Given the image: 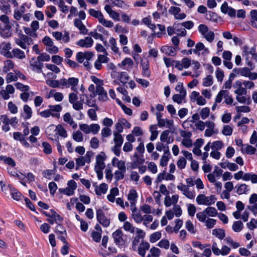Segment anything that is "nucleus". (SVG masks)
<instances>
[{
	"instance_id": "nucleus-64",
	"label": "nucleus",
	"mask_w": 257,
	"mask_h": 257,
	"mask_svg": "<svg viewBox=\"0 0 257 257\" xmlns=\"http://www.w3.org/2000/svg\"><path fill=\"white\" fill-rule=\"evenodd\" d=\"M246 226L250 230L254 229L257 227V220L252 218L249 222L247 223Z\"/></svg>"
},
{
	"instance_id": "nucleus-55",
	"label": "nucleus",
	"mask_w": 257,
	"mask_h": 257,
	"mask_svg": "<svg viewBox=\"0 0 257 257\" xmlns=\"http://www.w3.org/2000/svg\"><path fill=\"white\" fill-rule=\"evenodd\" d=\"M129 79V76L126 72H121L119 76L120 81L123 84L126 83Z\"/></svg>"
},
{
	"instance_id": "nucleus-26",
	"label": "nucleus",
	"mask_w": 257,
	"mask_h": 257,
	"mask_svg": "<svg viewBox=\"0 0 257 257\" xmlns=\"http://www.w3.org/2000/svg\"><path fill=\"white\" fill-rule=\"evenodd\" d=\"M235 188H237L236 193L238 195L246 194L249 190L247 185H246L245 184H242L240 185L238 187H237V186H236Z\"/></svg>"
},
{
	"instance_id": "nucleus-21",
	"label": "nucleus",
	"mask_w": 257,
	"mask_h": 257,
	"mask_svg": "<svg viewBox=\"0 0 257 257\" xmlns=\"http://www.w3.org/2000/svg\"><path fill=\"white\" fill-rule=\"evenodd\" d=\"M63 119H64V121L68 123L70 125H72V126L73 128L75 129L77 127V125L74 121L70 113H69V112L66 113L63 115Z\"/></svg>"
},
{
	"instance_id": "nucleus-46",
	"label": "nucleus",
	"mask_w": 257,
	"mask_h": 257,
	"mask_svg": "<svg viewBox=\"0 0 257 257\" xmlns=\"http://www.w3.org/2000/svg\"><path fill=\"white\" fill-rule=\"evenodd\" d=\"M187 206L188 214L191 217L194 216L196 211L195 206L192 204H188Z\"/></svg>"
},
{
	"instance_id": "nucleus-36",
	"label": "nucleus",
	"mask_w": 257,
	"mask_h": 257,
	"mask_svg": "<svg viewBox=\"0 0 257 257\" xmlns=\"http://www.w3.org/2000/svg\"><path fill=\"white\" fill-rule=\"evenodd\" d=\"M243 223L241 221H236L233 222L232 229L235 232H239L243 228Z\"/></svg>"
},
{
	"instance_id": "nucleus-24",
	"label": "nucleus",
	"mask_w": 257,
	"mask_h": 257,
	"mask_svg": "<svg viewBox=\"0 0 257 257\" xmlns=\"http://www.w3.org/2000/svg\"><path fill=\"white\" fill-rule=\"evenodd\" d=\"M212 234L220 239H223L225 236L224 230L221 228L213 229L212 230Z\"/></svg>"
},
{
	"instance_id": "nucleus-22",
	"label": "nucleus",
	"mask_w": 257,
	"mask_h": 257,
	"mask_svg": "<svg viewBox=\"0 0 257 257\" xmlns=\"http://www.w3.org/2000/svg\"><path fill=\"white\" fill-rule=\"evenodd\" d=\"M243 180L247 181L250 180L253 184L257 183V175L253 173H246L243 175Z\"/></svg>"
},
{
	"instance_id": "nucleus-37",
	"label": "nucleus",
	"mask_w": 257,
	"mask_h": 257,
	"mask_svg": "<svg viewBox=\"0 0 257 257\" xmlns=\"http://www.w3.org/2000/svg\"><path fill=\"white\" fill-rule=\"evenodd\" d=\"M186 95L182 94H176L172 97L173 100L178 104H181L183 100L185 99Z\"/></svg>"
},
{
	"instance_id": "nucleus-4",
	"label": "nucleus",
	"mask_w": 257,
	"mask_h": 257,
	"mask_svg": "<svg viewBox=\"0 0 257 257\" xmlns=\"http://www.w3.org/2000/svg\"><path fill=\"white\" fill-rule=\"evenodd\" d=\"M52 130H54L55 131H56V134H58L61 137L66 138L67 136V131L61 124H59L56 127L54 124L48 126L46 129V133L49 136L51 135V134L49 133Z\"/></svg>"
},
{
	"instance_id": "nucleus-23",
	"label": "nucleus",
	"mask_w": 257,
	"mask_h": 257,
	"mask_svg": "<svg viewBox=\"0 0 257 257\" xmlns=\"http://www.w3.org/2000/svg\"><path fill=\"white\" fill-rule=\"evenodd\" d=\"M39 115H41L43 117L48 118L50 116H52L54 117H56L59 118L60 117V113H50L49 109H46L44 111H42L39 113Z\"/></svg>"
},
{
	"instance_id": "nucleus-63",
	"label": "nucleus",
	"mask_w": 257,
	"mask_h": 257,
	"mask_svg": "<svg viewBox=\"0 0 257 257\" xmlns=\"http://www.w3.org/2000/svg\"><path fill=\"white\" fill-rule=\"evenodd\" d=\"M203 36L209 42H212L214 39L215 35L213 32L208 31Z\"/></svg>"
},
{
	"instance_id": "nucleus-40",
	"label": "nucleus",
	"mask_w": 257,
	"mask_h": 257,
	"mask_svg": "<svg viewBox=\"0 0 257 257\" xmlns=\"http://www.w3.org/2000/svg\"><path fill=\"white\" fill-rule=\"evenodd\" d=\"M14 64L11 60H8L5 62V65L4 67L3 71L5 73H7L10 69L13 68Z\"/></svg>"
},
{
	"instance_id": "nucleus-42",
	"label": "nucleus",
	"mask_w": 257,
	"mask_h": 257,
	"mask_svg": "<svg viewBox=\"0 0 257 257\" xmlns=\"http://www.w3.org/2000/svg\"><path fill=\"white\" fill-rule=\"evenodd\" d=\"M109 42L111 45V50L113 51L115 53H118L119 50L118 48L116 47V42L115 39L113 37H111Z\"/></svg>"
},
{
	"instance_id": "nucleus-47",
	"label": "nucleus",
	"mask_w": 257,
	"mask_h": 257,
	"mask_svg": "<svg viewBox=\"0 0 257 257\" xmlns=\"http://www.w3.org/2000/svg\"><path fill=\"white\" fill-rule=\"evenodd\" d=\"M15 86L17 89L24 92L28 91L30 89V87L28 85H24L20 82L16 83Z\"/></svg>"
},
{
	"instance_id": "nucleus-57",
	"label": "nucleus",
	"mask_w": 257,
	"mask_h": 257,
	"mask_svg": "<svg viewBox=\"0 0 257 257\" xmlns=\"http://www.w3.org/2000/svg\"><path fill=\"white\" fill-rule=\"evenodd\" d=\"M37 58L41 62L42 61H49L50 60V56L47 53H44L40 54Z\"/></svg>"
},
{
	"instance_id": "nucleus-29",
	"label": "nucleus",
	"mask_w": 257,
	"mask_h": 257,
	"mask_svg": "<svg viewBox=\"0 0 257 257\" xmlns=\"http://www.w3.org/2000/svg\"><path fill=\"white\" fill-rule=\"evenodd\" d=\"M0 160H3L5 164L10 165V167H15L16 165L15 161L11 157L0 156Z\"/></svg>"
},
{
	"instance_id": "nucleus-25",
	"label": "nucleus",
	"mask_w": 257,
	"mask_h": 257,
	"mask_svg": "<svg viewBox=\"0 0 257 257\" xmlns=\"http://www.w3.org/2000/svg\"><path fill=\"white\" fill-rule=\"evenodd\" d=\"M113 141L115 145L121 146L123 142V138L121 134L118 133L113 132Z\"/></svg>"
},
{
	"instance_id": "nucleus-60",
	"label": "nucleus",
	"mask_w": 257,
	"mask_h": 257,
	"mask_svg": "<svg viewBox=\"0 0 257 257\" xmlns=\"http://www.w3.org/2000/svg\"><path fill=\"white\" fill-rule=\"evenodd\" d=\"M42 146L44 148V152L46 154H50L52 153V148L50 145L46 142L42 143Z\"/></svg>"
},
{
	"instance_id": "nucleus-52",
	"label": "nucleus",
	"mask_w": 257,
	"mask_h": 257,
	"mask_svg": "<svg viewBox=\"0 0 257 257\" xmlns=\"http://www.w3.org/2000/svg\"><path fill=\"white\" fill-rule=\"evenodd\" d=\"M85 163L83 156L77 158L76 159V170H78L80 167L84 166Z\"/></svg>"
},
{
	"instance_id": "nucleus-7",
	"label": "nucleus",
	"mask_w": 257,
	"mask_h": 257,
	"mask_svg": "<svg viewBox=\"0 0 257 257\" xmlns=\"http://www.w3.org/2000/svg\"><path fill=\"white\" fill-rule=\"evenodd\" d=\"M137 232L138 234L135 237L132 243V248L134 251L137 250L138 245L141 241L143 240L145 235V233L140 229L137 228Z\"/></svg>"
},
{
	"instance_id": "nucleus-62",
	"label": "nucleus",
	"mask_w": 257,
	"mask_h": 257,
	"mask_svg": "<svg viewBox=\"0 0 257 257\" xmlns=\"http://www.w3.org/2000/svg\"><path fill=\"white\" fill-rule=\"evenodd\" d=\"M158 246L165 249H168L170 246L169 241L167 239H162L159 243Z\"/></svg>"
},
{
	"instance_id": "nucleus-2",
	"label": "nucleus",
	"mask_w": 257,
	"mask_h": 257,
	"mask_svg": "<svg viewBox=\"0 0 257 257\" xmlns=\"http://www.w3.org/2000/svg\"><path fill=\"white\" fill-rule=\"evenodd\" d=\"M216 200L214 195L205 196L203 194H199L196 197V202L199 205H210L213 204Z\"/></svg>"
},
{
	"instance_id": "nucleus-32",
	"label": "nucleus",
	"mask_w": 257,
	"mask_h": 257,
	"mask_svg": "<svg viewBox=\"0 0 257 257\" xmlns=\"http://www.w3.org/2000/svg\"><path fill=\"white\" fill-rule=\"evenodd\" d=\"M107 189V185L105 183H102L99 185V188L96 189L95 191L97 195H100L101 194H105Z\"/></svg>"
},
{
	"instance_id": "nucleus-17",
	"label": "nucleus",
	"mask_w": 257,
	"mask_h": 257,
	"mask_svg": "<svg viewBox=\"0 0 257 257\" xmlns=\"http://www.w3.org/2000/svg\"><path fill=\"white\" fill-rule=\"evenodd\" d=\"M150 246V244L148 242L142 241L137 249L138 253L142 257H145L146 250L149 249Z\"/></svg>"
},
{
	"instance_id": "nucleus-14",
	"label": "nucleus",
	"mask_w": 257,
	"mask_h": 257,
	"mask_svg": "<svg viewBox=\"0 0 257 257\" xmlns=\"http://www.w3.org/2000/svg\"><path fill=\"white\" fill-rule=\"evenodd\" d=\"M74 25L79 30L80 34L86 35L88 33V29L80 19H76L74 20Z\"/></svg>"
},
{
	"instance_id": "nucleus-9",
	"label": "nucleus",
	"mask_w": 257,
	"mask_h": 257,
	"mask_svg": "<svg viewBox=\"0 0 257 257\" xmlns=\"http://www.w3.org/2000/svg\"><path fill=\"white\" fill-rule=\"evenodd\" d=\"M93 56V53L90 52H79L76 54V58L79 63H81L84 62L85 59L86 60H90Z\"/></svg>"
},
{
	"instance_id": "nucleus-11",
	"label": "nucleus",
	"mask_w": 257,
	"mask_h": 257,
	"mask_svg": "<svg viewBox=\"0 0 257 257\" xmlns=\"http://www.w3.org/2000/svg\"><path fill=\"white\" fill-rule=\"evenodd\" d=\"M106 158L105 154L103 152H101L96 157V165L95 167L100 168V169H104L105 165L104 161Z\"/></svg>"
},
{
	"instance_id": "nucleus-28",
	"label": "nucleus",
	"mask_w": 257,
	"mask_h": 257,
	"mask_svg": "<svg viewBox=\"0 0 257 257\" xmlns=\"http://www.w3.org/2000/svg\"><path fill=\"white\" fill-rule=\"evenodd\" d=\"M89 14L91 16L98 19L99 22V20H101L103 17V14L100 11H96L93 9H90L89 10Z\"/></svg>"
},
{
	"instance_id": "nucleus-8",
	"label": "nucleus",
	"mask_w": 257,
	"mask_h": 257,
	"mask_svg": "<svg viewBox=\"0 0 257 257\" xmlns=\"http://www.w3.org/2000/svg\"><path fill=\"white\" fill-rule=\"evenodd\" d=\"M30 66L33 71L36 72L38 73H42V67H43V63L37 60H36L35 57L31 59L30 61Z\"/></svg>"
},
{
	"instance_id": "nucleus-35",
	"label": "nucleus",
	"mask_w": 257,
	"mask_h": 257,
	"mask_svg": "<svg viewBox=\"0 0 257 257\" xmlns=\"http://www.w3.org/2000/svg\"><path fill=\"white\" fill-rule=\"evenodd\" d=\"M205 212L210 217H215L218 214L217 210L213 207H208L205 209Z\"/></svg>"
},
{
	"instance_id": "nucleus-59",
	"label": "nucleus",
	"mask_w": 257,
	"mask_h": 257,
	"mask_svg": "<svg viewBox=\"0 0 257 257\" xmlns=\"http://www.w3.org/2000/svg\"><path fill=\"white\" fill-rule=\"evenodd\" d=\"M187 161L184 157L180 158L177 161V165L178 167L180 169L185 168Z\"/></svg>"
},
{
	"instance_id": "nucleus-45",
	"label": "nucleus",
	"mask_w": 257,
	"mask_h": 257,
	"mask_svg": "<svg viewBox=\"0 0 257 257\" xmlns=\"http://www.w3.org/2000/svg\"><path fill=\"white\" fill-rule=\"evenodd\" d=\"M204 223L208 228L210 229L214 227L216 224V220L213 218H208Z\"/></svg>"
},
{
	"instance_id": "nucleus-10",
	"label": "nucleus",
	"mask_w": 257,
	"mask_h": 257,
	"mask_svg": "<svg viewBox=\"0 0 257 257\" xmlns=\"http://www.w3.org/2000/svg\"><path fill=\"white\" fill-rule=\"evenodd\" d=\"M0 118L4 124H11L15 127L18 123V119L16 117H12L9 118L7 114H3L0 116Z\"/></svg>"
},
{
	"instance_id": "nucleus-44",
	"label": "nucleus",
	"mask_w": 257,
	"mask_h": 257,
	"mask_svg": "<svg viewBox=\"0 0 257 257\" xmlns=\"http://www.w3.org/2000/svg\"><path fill=\"white\" fill-rule=\"evenodd\" d=\"M223 143L220 141H216L213 142L211 146V148L213 150H220L223 147Z\"/></svg>"
},
{
	"instance_id": "nucleus-38",
	"label": "nucleus",
	"mask_w": 257,
	"mask_h": 257,
	"mask_svg": "<svg viewBox=\"0 0 257 257\" xmlns=\"http://www.w3.org/2000/svg\"><path fill=\"white\" fill-rule=\"evenodd\" d=\"M213 84V77L209 75L203 79V85L205 87L211 86Z\"/></svg>"
},
{
	"instance_id": "nucleus-16",
	"label": "nucleus",
	"mask_w": 257,
	"mask_h": 257,
	"mask_svg": "<svg viewBox=\"0 0 257 257\" xmlns=\"http://www.w3.org/2000/svg\"><path fill=\"white\" fill-rule=\"evenodd\" d=\"M8 187L9 188L12 198L16 200H20L22 197V194L12 185H9Z\"/></svg>"
},
{
	"instance_id": "nucleus-31",
	"label": "nucleus",
	"mask_w": 257,
	"mask_h": 257,
	"mask_svg": "<svg viewBox=\"0 0 257 257\" xmlns=\"http://www.w3.org/2000/svg\"><path fill=\"white\" fill-rule=\"evenodd\" d=\"M47 85L53 88L61 87L60 79L59 80L48 79L46 81Z\"/></svg>"
},
{
	"instance_id": "nucleus-39",
	"label": "nucleus",
	"mask_w": 257,
	"mask_h": 257,
	"mask_svg": "<svg viewBox=\"0 0 257 257\" xmlns=\"http://www.w3.org/2000/svg\"><path fill=\"white\" fill-rule=\"evenodd\" d=\"M14 56L19 59H23L25 58L24 52L19 49H14L13 50Z\"/></svg>"
},
{
	"instance_id": "nucleus-30",
	"label": "nucleus",
	"mask_w": 257,
	"mask_h": 257,
	"mask_svg": "<svg viewBox=\"0 0 257 257\" xmlns=\"http://www.w3.org/2000/svg\"><path fill=\"white\" fill-rule=\"evenodd\" d=\"M24 113L26 115L24 116V119L27 120L30 119L32 116V110L31 108L27 104H25L23 107Z\"/></svg>"
},
{
	"instance_id": "nucleus-49",
	"label": "nucleus",
	"mask_w": 257,
	"mask_h": 257,
	"mask_svg": "<svg viewBox=\"0 0 257 257\" xmlns=\"http://www.w3.org/2000/svg\"><path fill=\"white\" fill-rule=\"evenodd\" d=\"M18 80L17 74L15 75L12 72L8 73L6 77V81L8 83L12 81H16Z\"/></svg>"
},
{
	"instance_id": "nucleus-15",
	"label": "nucleus",
	"mask_w": 257,
	"mask_h": 257,
	"mask_svg": "<svg viewBox=\"0 0 257 257\" xmlns=\"http://www.w3.org/2000/svg\"><path fill=\"white\" fill-rule=\"evenodd\" d=\"M97 94L99 95V100L105 101L107 99V92L105 91L104 88L101 85H97L96 87Z\"/></svg>"
},
{
	"instance_id": "nucleus-51",
	"label": "nucleus",
	"mask_w": 257,
	"mask_h": 257,
	"mask_svg": "<svg viewBox=\"0 0 257 257\" xmlns=\"http://www.w3.org/2000/svg\"><path fill=\"white\" fill-rule=\"evenodd\" d=\"M100 127L98 124L93 123L90 125V133L93 135H96L99 131Z\"/></svg>"
},
{
	"instance_id": "nucleus-5",
	"label": "nucleus",
	"mask_w": 257,
	"mask_h": 257,
	"mask_svg": "<svg viewBox=\"0 0 257 257\" xmlns=\"http://www.w3.org/2000/svg\"><path fill=\"white\" fill-rule=\"evenodd\" d=\"M112 237L115 243L119 246L125 243V239L123 238V233L121 229H118L112 233Z\"/></svg>"
},
{
	"instance_id": "nucleus-20",
	"label": "nucleus",
	"mask_w": 257,
	"mask_h": 257,
	"mask_svg": "<svg viewBox=\"0 0 257 257\" xmlns=\"http://www.w3.org/2000/svg\"><path fill=\"white\" fill-rule=\"evenodd\" d=\"M137 197L138 195L136 191L135 190H131L128 194L127 199L130 201L132 207L135 205Z\"/></svg>"
},
{
	"instance_id": "nucleus-1",
	"label": "nucleus",
	"mask_w": 257,
	"mask_h": 257,
	"mask_svg": "<svg viewBox=\"0 0 257 257\" xmlns=\"http://www.w3.org/2000/svg\"><path fill=\"white\" fill-rule=\"evenodd\" d=\"M79 83V79L75 77H69L67 78H62L60 79V84L62 88H71V90L75 92H78L77 86Z\"/></svg>"
},
{
	"instance_id": "nucleus-43",
	"label": "nucleus",
	"mask_w": 257,
	"mask_h": 257,
	"mask_svg": "<svg viewBox=\"0 0 257 257\" xmlns=\"http://www.w3.org/2000/svg\"><path fill=\"white\" fill-rule=\"evenodd\" d=\"M162 236L161 233L159 231L155 232L152 234L150 236V241L151 242H155L161 238Z\"/></svg>"
},
{
	"instance_id": "nucleus-41",
	"label": "nucleus",
	"mask_w": 257,
	"mask_h": 257,
	"mask_svg": "<svg viewBox=\"0 0 257 257\" xmlns=\"http://www.w3.org/2000/svg\"><path fill=\"white\" fill-rule=\"evenodd\" d=\"M207 213L205 212V209L199 212L196 214V217L198 220L201 222H204L206 220Z\"/></svg>"
},
{
	"instance_id": "nucleus-27",
	"label": "nucleus",
	"mask_w": 257,
	"mask_h": 257,
	"mask_svg": "<svg viewBox=\"0 0 257 257\" xmlns=\"http://www.w3.org/2000/svg\"><path fill=\"white\" fill-rule=\"evenodd\" d=\"M51 218H53L55 220V222L56 223H62L63 220V218L62 216L57 213L53 209L51 210Z\"/></svg>"
},
{
	"instance_id": "nucleus-58",
	"label": "nucleus",
	"mask_w": 257,
	"mask_h": 257,
	"mask_svg": "<svg viewBox=\"0 0 257 257\" xmlns=\"http://www.w3.org/2000/svg\"><path fill=\"white\" fill-rule=\"evenodd\" d=\"M216 77L219 82H222L224 78V72L220 68H217L215 71Z\"/></svg>"
},
{
	"instance_id": "nucleus-6",
	"label": "nucleus",
	"mask_w": 257,
	"mask_h": 257,
	"mask_svg": "<svg viewBox=\"0 0 257 257\" xmlns=\"http://www.w3.org/2000/svg\"><path fill=\"white\" fill-rule=\"evenodd\" d=\"M96 218L97 221L104 227L109 225L110 220L106 217L102 209H98L96 210Z\"/></svg>"
},
{
	"instance_id": "nucleus-3",
	"label": "nucleus",
	"mask_w": 257,
	"mask_h": 257,
	"mask_svg": "<svg viewBox=\"0 0 257 257\" xmlns=\"http://www.w3.org/2000/svg\"><path fill=\"white\" fill-rule=\"evenodd\" d=\"M223 98L226 104L230 105L233 103V98L229 95L227 90H222L219 92L215 98L216 102H221Z\"/></svg>"
},
{
	"instance_id": "nucleus-19",
	"label": "nucleus",
	"mask_w": 257,
	"mask_h": 257,
	"mask_svg": "<svg viewBox=\"0 0 257 257\" xmlns=\"http://www.w3.org/2000/svg\"><path fill=\"white\" fill-rule=\"evenodd\" d=\"M194 26V23L191 21H186L181 24H176L175 23V28L176 29V31L177 32L179 31V27H184L185 28L189 30L193 28Z\"/></svg>"
},
{
	"instance_id": "nucleus-34",
	"label": "nucleus",
	"mask_w": 257,
	"mask_h": 257,
	"mask_svg": "<svg viewBox=\"0 0 257 257\" xmlns=\"http://www.w3.org/2000/svg\"><path fill=\"white\" fill-rule=\"evenodd\" d=\"M132 216L134 220L138 223L142 222L143 220V216L140 212H136V209L132 211Z\"/></svg>"
},
{
	"instance_id": "nucleus-12",
	"label": "nucleus",
	"mask_w": 257,
	"mask_h": 257,
	"mask_svg": "<svg viewBox=\"0 0 257 257\" xmlns=\"http://www.w3.org/2000/svg\"><path fill=\"white\" fill-rule=\"evenodd\" d=\"M93 40L90 37H86L84 39H80L76 44L81 47L90 48L93 45Z\"/></svg>"
},
{
	"instance_id": "nucleus-53",
	"label": "nucleus",
	"mask_w": 257,
	"mask_h": 257,
	"mask_svg": "<svg viewBox=\"0 0 257 257\" xmlns=\"http://www.w3.org/2000/svg\"><path fill=\"white\" fill-rule=\"evenodd\" d=\"M73 139L77 142H82L83 139L82 133L79 131H77L76 133L73 134Z\"/></svg>"
},
{
	"instance_id": "nucleus-56",
	"label": "nucleus",
	"mask_w": 257,
	"mask_h": 257,
	"mask_svg": "<svg viewBox=\"0 0 257 257\" xmlns=\"http://www.w3.org/2000/svg\"><path fill=\"white\" fill-rule=\"evenodd\" d=\"M126 172L116 170L114 172V178L116 181L122 180L124 178V173Z\"/></svg>"
},
{
	"instance_id": "nucleus-61",
	"label": "nucleus",
	"mask_w": 257,
	"mask_h": 257,
	"mask_svg": "<svg viewBox=\"0 0 257 257\" xmlns=\"http://www.w3.org/2000/svg\"><path fill=\"white\" fill-rule=\"evenodd\" d=\"M210 109L208 107H204L200 111V115L203 119L206 118L209 115Z\"/></svg>"
},
{
	"instance_id": "nucleus-48",
	"label": "nucleus",
	"mask_w": 257,
	"mask_h": 257,
	"mask_svg": "<svg viewBox=\"0 0 257 257\" xmlns=\"http://www.w3.org/2000/svg\"><path fill=\"white\" fill-rule=\"evenodd\" d=\"M123 228L126 231H130L131 233H134L135 232V227L128 221H125L124 223Z\"/></svg>"
},
{
	"instance_id": "nucleus-18",
	"label": "nucleus",
	"mask_w": 257,
	"mask_h": 257,
	"mask_svg": "<svg viewBox=\"0 0 257 257\" xmlns=\"http://www.w3.org/2000/svg\"><path fill=\"white\" fill-rule=\"evenodd\" d=\"M162 53L171 56H174L176 54L175 48L172 46H163L161 49Z\"/></svg>"
},
{
	"instance_id": "nucleus-13",
	"label": "nucleus",
	"mask_w": 257,
	"mask_h": 257,
	"mask_svg": "<svg viewBox=\"0 0 257 257\" xmlns=\"http://www.w3.org/2000/svg\"><path fill=\"white\" fill-rule=\"evenodd\" d=\"M142 66V75L143 76L149 78L151 76V71L149 69V62L148 60H142L141 62Z\"/></svg>"
},
{
	"instance_id": "nucleus-50",
	"label": "nucleus",
	"mask_w": 257,
	"mask_h": 257,
	"mask_svg": "<svg viewBox=\"0 0 257 257\" xmlns=\"http://www.w3.org/2000/svg\"><path fill=\"white\" fill-rule=\"evenodd\" d=\"M8 107L9 110L12 113L16 114L18 112V107L12 101H10L8 103Z\"/></svg>"
},
{
	"instance_id": "nucleus-54",
	"label": "nucleus",
	"mask_w": 257,
	"mask_h": 257,
	"mask_svg": "<svg viewBox=\"0 0 257 257\" xmlns=\"http://www.w3.org/2000/svg\"><path fill=\"white\" fill-rule=\"evenodd\" d=\"M232 128L230 126L225 125L223 127L222 133L225 136H230L232 133Z\"/></svg>"
},
{
	"instance_id": "nucleus-33",
	"label": "nucleus",
	"mask_w": 257,
	"mask_h": 257,
	"mask_svg": "<svg viewBox=\"0 0 257 257\" xmlns=\"http://www.w3.org/2000/svg\"><path fill=\"white\" fill-rule=\"evenodd\" d=\"M49 110L50 113H60L59 112L61 111L62 109V107L60 104L57 105H49L48 106Z\"/></svg>"
}]
</instances>
